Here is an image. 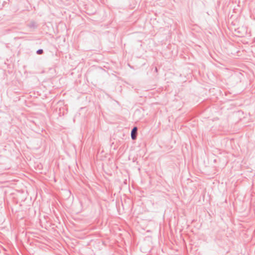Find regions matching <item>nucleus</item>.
I'll return each mask as SVG.
<instances>
[{
  "label": "nucleus",
  "instance_id": "obj_2",
  "mask_svg": "<svg viewBox=\"0 0 255 255\" xmlns=\"http://www.w3.org/2000/svg\"><path fill=\"white\" fill-rule=\"evenodd\" d=\"M43 52V50L40 49V50H38L37 51V53L38 54H42Z\"/></svg>",
  "mask_w": 255,
  "mask_h": 255
},
{
  "label": "nucleus",
  "instance_id": "obj_1",
  "mask_svg": "<svg viewBox=\"0 0 255 255\" xmlns=\"http://www.w3.org/2000/svg\"><path fill=\"white\" fill-rule=\"evenodd\" d=\"M137 131V128L136 127H134L131 133V136L132 139H135L136 138V133Z\"/></svg>",
  "mask_w": 255,
  "mask_h": 255
}]
</instances>
